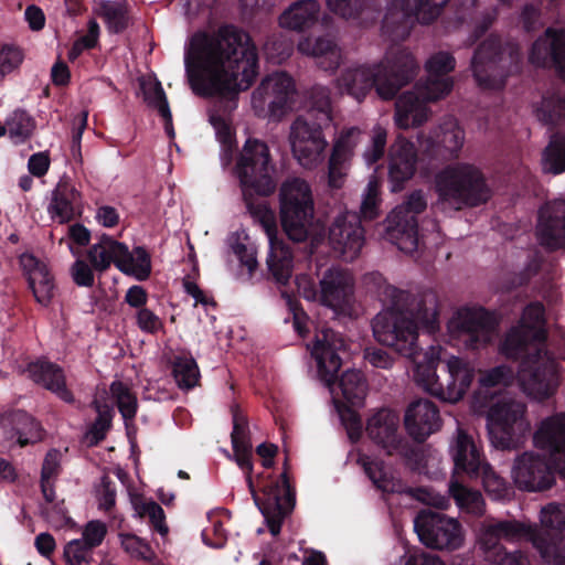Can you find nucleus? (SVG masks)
Listing matches in <instances>:
<instances>
[{"label":"nucleus","instance_id":"ddd939ff","mask_svg":"<svg viewBox=\"0 0 565 565\" xmlns=\"http://www.w3.org/2000/svg\"><path fill=\"white\" fill-rule=\"evenodd\" d=\"M87 258L99 273L106 271L114 264L122 274L139 281L147 280L151 275V256L146 247L136 246L130 250L125 243L107 234H103L99 242L89 247Z\"/></svg>","mask_w":565,"mask_h":565},{"label":"nucleus","instance_id":"7c9ffc66","mask_svg":"<svg viewBox=\"0 0 565 565\" xmlns=\"http://www.w3.org/2000/svg\"><path fill=\"white\" fill-rule=\"evenodd\" d=\"M360 136V129L351 127L343 130L334 141L328 162V185L330 188L341 189L343 186Z\"/></svg>","mask_w":565,"mask_h":565},{"label":"nucleus","instance_id":"2f4dec72","mask_svg":"<svg viewBox=\"0 0 565 565\" xmlns=\"http://www.w3.org/2000/svg\"><path fill=\"white\" fill-rule=\"evenodd\" d=\"M537 236L548 250L565 248V200H555L541 209Z\"/></svg>","mask_w":565,"mask_h":565},{"label":"nucleus","instance_id":"4d7b16f0","mask_svg":"<svg viewBox=\"0 0 565 565\" xmlns=\"http://www.w3.org/2000/svg\"><path fill=\"white\" fill-rule=\"evenodd\" d=\"M110 393L125 422L132 420L138 411V402L135 393L121 381H114L110 384Z\"/></svg>","mask_w":565,"mask_h":565},{"label":"nucleus","instance_id":"f704fd0d","mask_svg":"<svg viewBox=\"0 0 565 565\" xmlns=\"http://www.w3.org/2000/svg\"><path fill=\"white\" fill-rule=\"evenodd\" d=\"M526 532V527L515 520L498 521L483 526L478 543L483 551L484 558L493 562L499 554L505 551L501 540L513 541L523 536Z\"/></svg>","mask_w":565,"mask_h":565},{"label":"nucleus","instance_id":"774afa93","mask_svg":"<svg viewBox=\"0 0 565 565\" xmlns=\"http://www.w3.org/2000/svg\"><path fill=\"white\" fill-rule=\"evenodd\" d=\"M136 326L148 334H156L163 330V321L152 310L145 307L136 311L135 315Z\"/></svg>","mask_w":565,"mask_h":565},{"label":"nucleus","instance_id":"6e6d98bb","mask_svg":"<svg viewBox=\"0 0 565 565\" xmlns=\"http://www.w3.org/2000/svg\"><path fill=\"white\" fill-rule=\"evenodd\" d=\"M294 46L291 39L281 32H276L266 38L263 51L267 61L274 64H281L291 56Z\"/></svg>","mask_w":565,"mask_h":565},{"label":"nucleus","instance_id":"de8ad7c7","mask_svg":"<svg viewBox=\"0 0 565 565\" xmlns=\"http://www.w3.org/2000/svg\"><path fill=\"white\" fill-rule=\"evenodd\" d=\"M3 126L9 138L20 145L30 139L36 122L26 110L17 108L7 116Z\"/></svg>","mask_w":565,"mask_h":565},{"label":"nucleus","instance_id":"b1692460","mask_svg":"<svg viewBox=\"0 0 565 565\" xmlns=\"http://www.w3.org/2000/svg\"><path fill=\"white\" fill-rule=\"evenodd\" d=\"M512 477L520 490L529 492L544 491L555 483L550 457L534 452H523L515 459Z\"/></svg>","mask_w":565,"mask_h":565},{"label":"nucleus","instance_id":"c03bdc74","mask_svg":"<svg viewBox=\"0 0 565 565\" xmlns=\"http://www.w3.org/2000/svg\"><path fill=\"white\" fill-rule=\"evenodd\" d=\"M95 13L103 19L108 32L113 34L122 33L130 24L126 1L99 0Z\"/></svg>","mask_w":565,"mask_h":565},{"label":"nucleus","instance_id":"e433bc0d","mask_svg":"<svg viewBox=\"0 0 565 565\" xmlns=\"http://www.w3.org/2000/svg\"><path fill=\"white\" fill-rule=\"evenodd\" d=\"M417 170V153L414 145L402 140L392 145L388 160L391 191L399 192Z\"/></svg>","mask_w":565,"mask_h":565},{"label":"nucleus","instance_id":"13d9d810","mask_svg":"<svg viewBox=\"0 0 565 565\" xmlns=\"http://www.w3.org/2000/svg\"><path fill=\"white\" fill-rule=\"evenodd\" d=\"M478 480H481L484 490L497 500L505 499L511 493V488L507 481L497 475L489 463L480 471Z\"/></svg>","mask_w":565,"mask_h":565},{"label":"nucleus","instance_id":"1a4fd4ad","mask_svg":"<svg viewBox=\"0 0 565 565\" xmlns=\"http://www.w3.org/2000/svg\"><path fill=\"white\" fill-rule=\"evenodd\" d=\"M343 348L344 341L337 332L329 328L322 329L316 334L311 355L317 363L320 381L331 391L338 383L347 404L362 406L367 393V382L363 373L358 370H348L338 377L342 365L339 351Z\"/></svg>","mask_w":565,"mask_h":565},{"label":"nucleus","instance_id":"0eeeda50","mask_svg":"<svg viewBox=\"0 0 565 565\" xmlns=\"http://www.w3.org/2000/svg\"><path fill=\"white\" fill-rule=\"evenodd\" d=\"M332 121L330 89L315 85L309 92L307 110L290 126L289 141L294 158L305 169H316L324 159L328 141L323 129Z\"/></svg>","mask_w":565,"mask_h":565},{"label":"nucleus","instance_id":"052dcab7","mask_svg":"<svg viewBox=\"0 0 565 565\" xmlns=\"http://www.w3.org/2000/svg\"><path fill=\"white\" fill-rule=\"evenodd\" d=\"M518 379L513 367L507 364L497 365L482 374L480 384L483 387H494L498 385L509 386Z\"/></svg>","mask_w":565,"mask_h":565},{"label":"nucleus","instance_id":"4be33fe9","mask_svg":"<svg viewBox=\"0 0 565 565\" xmlns=\"http://www.w3.org/2000/svg\"><path fill=\"white\" fill-rule=\"evenodd\" d=\"M295 92L292 77L285 72H276L262 81L253 98L267 104L269 120L279 121L292 109Z\"/></svg>","mask_w":565,"mask_h":565},{"label":"nucleus","instance_id":"cd10ccee","mask_svg":"<svg viewBox=\"0 0 565 565\" xmlns=\"http://www.w3.org/2000/svg\"><path fill=\"white\" fill-rule=\"evenodd\" d=\"M450 455L454 461V478H467L478 480L480 471L488 463L473 438L463 429L457 430V436L450 446Z\"/></svg>","mask_w":565,"mask_h":565},{"label":"nucleus","instance_id":"aec40b11","mask_svg":"<svg viewBox=\"0 0 565 565\" xmlns=\"http://www.w3.org/2000/svg\"><path fill=\"white\" fill-rule=\"evenodd\" d=\"M542 529L532 534V543L550 565H565V504L550 503L541 511Z\"/></svg>","mask_w":565,"mask_h":565},{"label":"nucleus","instance_id":"a18cd8bd","mask_svg":"<svg viewBox=\"0 0 565 565\" xmlns=\"http://www.w3.org/2000/svg\"><path fill=\"white\" fill-rule=\"evenodd\" d=\"M363 468L372 483L382 492L403 493L406 491L405 484L387 472L383 460H365Z\"/></svg>","mask_w":565,"mask_h":565},{"label":"nucleus","instance_id":"a211bd4d","mask_svg":"<svg viewBox=\"0 0 565 565\" xmlns=\"http://www.w3.org/2000/svg\"><path fill=\"white\" fill-rule=\"evenodd\" d=\"M427 207L422 190L413 191L405 201L397 205L386 218L390 239L405 253H413L418 247L417 215Z\"/></svg>","mask_w":565,"mask_h":565},{"label":"nucleus","instance_id":"7ed1b4c3","mask_svg":"<svg viewBox=\"0 0 565 565\" xmlns=\"http://www.w3.org/2000/svg\"><path fill=\"white\" fill-rule=\"evenodd\" d=\"M385 308L372 320L375 340L412 360L419 354L418 331H439L438 297L427 290L418 297L407 290L385 285L381 291Z\"/></svg>","mask_w":565,"mask_h":565},{"label":"nucleus","instance_id":"dca6fc26","mask_svg":"<svg viewBox=\"0 0 565 565\" xmlns=\"http://www.w3.org/2000/svg\"><path fill=\"white\" fill-rule=\"evenodd\" d=\"M525 411V405L514 399H500L490 407L488 430L497 448L512 449L523 443L530 429Z\"/></svg>","mask_w":565,"mask_h":565},{"label":"nucleus","instance_id":"37998d69","mask_svg":"<svg viewBox=\"0 0 565 565\" xmlns=\"http://www.w3.org/2000/svg\"><path fill=\"white\" fill-rule=\"evenodd\" d=\"M302 54L323 58L320 66L326 71H334L339 66V53L335 43L327 36L306 38L298 43Z\"/></svg>","mask_w":565,"mask_h":565},{"label":"nucleus","instance_id":"a878e982","mask_svg":"<svg viewBox=\"0 0 565 565\" xmlns=\"http://www.w3.org/2000/svg\"><path fill=\"white\" fill-rule=\"evenodd\" d=\"M231 412L233 419V430L231 433L233 454H230L227 450L224 454L228 459H233L244 471L248 490L254 492L253 445L248 418L238 405H233Z\"/></svg>","mask_w":565,"mask_h":565},{"label":"nucleus","instance_id":"338daca9","mask_svg":"<svg viewBox=\"0 0 565 565\" xmlns=\"http://www.w3.org/2000/svg\"><path fill=\"white\" fill-rule=\"evenodd\" d=\"M116 482L108 475H104L100 478L99 486L96 488L98 508L106 512L110 511L116 504Z\"/></svg>","mask_w":565,"mask_h":565},{"label":"nucleus","instance_id":"c756f323","mask_svg":"<svg viewBox=\"0 0 565 565\" xmlns=\"http://www.w3.org/2000/svg\"><path fill=\"white\" fill-rule=\"evenodd\" d=\"M418 140L424 151L431 157H457L463 146L465 131L456 119L449 118L428 135L422 132Z\"/></svg>","mask_w":565,"mask_h":565},{"label":"nucleus","instance_id":"f257e3e1","mask_svg":"<svg viewBox=\"0 0 565 565\" xmlns=\"http://www.w3.org/2000/svg\"><path fill=\"white\" fill-rule=\"evenodd\" d=\"M184 62L195 94L228 100L253 85L259 68L250 35L233 24L221 25L213 33H195Z\"/></svg>","mask_w":565,"mask_h":565},{"label":"nucleus","instance_id":"473e14b6","mask_svg":"<svg viewBox=\"0 0 565 565\" xmlns=\"http://www.w3.org/2000/svg\"><path fill=\"white\" fill-rule=\"evenodd\" d=\"M82 193L75 188L72 179L63 175L52 191L47 213L60 224L70 223L82 214Z\"/></svg>","mask_w":565,"mask_h":565},{"label":"nucleus","instance_id":"9d476101","mask_svg":"<svg viewBox=\"0 0 565 565\" xmlns=\"http://www.w3.org/2000/svg\"><path fill=\"white\" fill-rule=\"evenodd\" d=\"M438 203L456 211L488 203L492 190L483 171L473 163L454 162L435 175Z\"/></svg>","mask_w":565,"mask_h":565},{"label":"nucleus","instance_id":"f3484780","mask_svg":"<svg viewBox=\"0 0 565 565\" xmlns=\"http://www.w3.org/2000/svg\"><path fill=\"white\" fill-rule=\"evenodd\" d=\"M536 119L553 131L548 146L544 151L550 171L554 174L565 172V134L556 132L565 126V94L561 90H547L539 103L533 106Z\"/></svg>","mask_w":565,"mask_h":565},{"label":"nucleus","instance_id":"a19ab883","mask_svg":"<svg viewBox=\"0 0 565 565\" xmlns=\"http://www.w3.org/2000/svg\"><path fill=\"white\" fill-rule=\"evenodd\" d=\"M321 302L330 308L345 305L352 292L348 277L338 269H328L320 280Z\"/></svg>","mask_w":565,"mask_h":565},{"label":"nucleus","instance_id":"8fccbe9b","mask_svg":"<svg viewBox=\"0 0 565 565\" xmlns=\"http://www.w3.org/2000/svg\"><path fill=\"white\" fill-rule=\"evenodd\" d=\"M545 308L539 302H530L523 310L522 317L516 326H523V330L530 333L532 339L539 342L547 340V330L545 328Z\"/></svg>","mask_w":565,"mask_h":565},{"label":"nucleus","instance_id":"c9c22d12","mask_svg":"<svg viewBox=\"0 0 565 565\" xmlns=\"http://www.w3.org/2000/svg\"><path fill=\"white\" fill-rule=\"evenodd\" d=\"M526 532V527L515 520L498 521L483 526L478 543L483 551L484 558L493 562L499 554L505 551L501 540L513 541L523 536Z\"/></svg>","mask_w":565,"mask_h":565},{"label":"nucleus","instance_id":"f8f14e48","mask_svg":"<svg viewBox=\"0 0 565 565\" xmlns=\"http://www.w3.org/2000/svg\"><path fill=\"white\" fill-rule=\"evenodd\" d=\"M279 218L289 239L302 243L324 230L315 213L311 185L299 177L286 179L278 193Z\"/></svg>","mask_w":565,"mask_h":565},{"label":"nucleus","instance_id":"2eb2a0df","mask_svg":"<svg viewBox=\"0 0 565 565\" xmlns=\"http://www.w3.org/2000/svg\"><path fill=\"white\" fill-rule=\"evenodd\" d=\"M386 12L382 20V33L391 41H405L415 24H429L441 13L449 0H383Z\"/></svg>","mask_w":565,"mask_h":565},{"label":"nucleus","instance_id":"5701e85b","mask_svg":"<svg viewBox=\"0 0 565 565\" xmlns=\"http://www.w3.org/2000/svg\"><path fill=\"white\" fill-rule=\"evenodd\" d=\"M527 58L536 68L554 70L565 82V29L546 28L532 43Z\"/></svg>","mask_w":565,"mask_h":565},{"label":"nucleus","instance_id":"c85d7f7f","mask_svg":"<svg viewBox=\"0 0 565 565\" xmlns=\"http://www.w3.org/2000/svg\"><path fill=\"white\" fill-rule=\"evenodd\" d=\"M441 425L439 408L429 399L413 401L405 411V429L416 443H424L430 435L437 433Z\"/></svg>","mask_w":565,"mask_h":565},{"label":"nucleus","instance_id":"4c0bfd02","mask_svg":"<svg viewBox=\"0 0 565 565\" xmlns=\"http://www.w3.org/2000/svg\"><path fill=\"white\" fill-rule=\"evenodd\" d=\"M20 264L36 302L47 307L54 297L55 281L46 264L32 254H22Z\"/></svg>","mask_w":565,"mask_h":565},{"label":"nucleus","instance_id":"72a5a7b5","mask_svg":"<svg viewBox=\"0 0 565 565\" xmlns=\"http://www.w3.org/2000/svg\"><path fill=\"white\" fill-rule=\"evenodd\" d=\"M25 373L35 384L52 392L63 402L74 403L75 398L67 388L64 370L58 364L40 358L28 363Z\"/></svg>","mask_w":565,"mask_h":565},{"label":"nucleus","instance_id":"09e8293b","mask_svg":"<svg viewBox=\"0 0 565 565\" xmlns=\"http://www.w3.org/2000/svg\"><path fill=\"white\" fill-rule=\"evenodd\" d=\"M172 376L181 390H192L201 379L200 369L191 354H180L172 361Z\"/></svg>","mask_w":565,"mask_h":565},{"label":"nucleus","instance_id":"4468645a","mask_svg":"<svg viewBox=\"0 0 565 565\" xmlns=\"http://www.w3.org/2000/svg\"><path fill=\"white\" fill-rule=\"evenodd\" d=\"M257 479L260 483L262 495L254 486V492L249 491L254 503L263 514L266 525L273 536L281 531L285 518L294 510L296 504V490L289 478V462L286 457L284 470L278 478L265 477L259 473Z\"/></svg>","mask_w":565,"mask_h":565},{"label":"nucleus","instance_id":"0e129e2a","mask_svg":"<svg viewBox=\"0 0 565 565\" xmlns=\"http://www.w3.org/2000/svg\"><path fill=\"white\" fill-rule=\"evenodd\" d=\"M380 202V185L376 180H371L361 203V216L369 221L375 220L379 216Z\"/></svg>","mask_w":565,"mask_h":565},{"label":"nucleus","instance_id":"5fc2aeb1","mask_svg":"<svg viewBox=\"0 0 565 565\" xmlns=\"http://www.w3.org/2000/svg\"><path fill=\"white\" fill-rule=\"evenodd\" d=\"M97 416L87 430V438L90 446L99 445L107 436L113 426L114 409L107 404L93 402Z\"/></svg>","mask_w":565,"mask_h":565},{"label":"nucleus","instance_id":"864d4df0","mask_svg":"<svg viewBox=\"0 0 565 565\" xmlns=\"http://www.w3.org/2000/svg\"><path fill=\"white\" fill-rule=\"evenodd\" d=\"M141 88L143 90V100L149 107L157 109L159 115L163 118L167 132H173L172 114L161 83L156 79L149 88H146L142 83Z\"/></svg>","mask_w":565,"mask_h":565},{"label":"nucleus","instance_id":"393cba45","mask_svg":"<svg viewBox=\"0 0 565 565\" xmlns=\"http://www.w3.org/2000/svg\"><path fill=\"white\" fill-rule=\"evenodd\" d=\"M367 437L387 456L406 455L408 444L399 431V416L390 408H381L367 418Z\"/></svg>","mask_w":565,"mask_h":565},{"label":"nucleus","instance_id":"bb28decb","mask_svg":"<svg viewBox=\"0 0 565 565\" xmlns=\"http://www.w3.org/2000/svg\"><path fill=\"white\" fill-rule=\"evenodd\" d=\"M329 243L344 262H353L364 244V230L355 214L339 215L329 227Z\"/></svg>","mask_w":565,"mask_h":565},{"label":"nucleus","instance_id":"680f3d73","mask_svg":"<svg viewBox=\"0 0 565 565\" xmlns=\"http://www.w3.org/2000/svg\"><path fill=\"white\" fill-rule=\"evenodd\" d=\"M119 536L122 548L131 557L143 561L151 559L153 551L145 540L131 533L120 534Z\"/></svg>","mask_w":565,"mask_h":565},{"label":"nucleus","instance_id":"ea45409f","mask_svg":"<svg viewBox=\"0 0 565 565\" xmlns=\"http://www.w3.org/2000/svg\"><path fill=\"white\" fill-rule=\"evenodd\" d=\"M320 9L317 0H297L280 14L279 25L292 31H305L318 22Z\"/></svg>","mask_w":565,"mask_h":565},{"label":"nucleus","instance_id":"3c124183","mask_svg":"<svg viewBox=\"0 0 565 565\" xmlns=\"http://www.w3.org/2000/svg\"><path fill=\"white\" fill-rule=\"evenodd\" d=\"M13 428L18 435V443L24 447L34 444L42 438V427L32 415L24 411H17L12 414Z\"/></svg>","mask_w":565,"mask_h":565},{"label":"nucleus","instance_id":"bf43d9fd","mask_svg":"<svg viewBox=\"0 0 565 565\" xmlns=\"http://www.w3.org/2000/svg\"><path fill=\"white\" fill-rule=\"evenodd\" d=\"M93 554L94 550L86 546L82 540H72L64 547V558L67 565L97 564Z\"/></svg>","mask_w":565,"mask_h":565},{"label":"nucleus","instance_id":"58836bf2","mask_svg":"<svg viewBox=\"0 0 565 565\" xmlns=\"http://www.w3.org/2000/svg\"><path fill=\"white\" fill-rule=\"evenodd\" d=\"M537 448L556 455L565 450V412L556 413L543 419L534 434Z\"/></svg>","mask_w":565,"mask_h":565},{"label":"nucleus","instance_id":"f03ea898","mask_svg":"<svg viewBox=\"0 0 565 565\" xmlns=\"http://www.w3.org/2000/svg\"><path fill=\"white\" fill-rule=\"evenodd\" d=\"M274 171L267 143L248 138L237 158L234 174L238 179L248 214L262 225L269 237L268 270L277 284L286 285L292 274V252L276 236L277 223L274 211L266 202L257 201V198H266L275 192Z\"/></svg>","mask_w":565,"mask_h":565},{"label":"nucleus","instance_id":"39448f33","mask_svg":"<svg viewBox=\"0 0 565 565\" xmlns=\"http://www.w3.org/2000/svg\"><path fill=\"white\" fill-rule=\"evenodd\" d=\"M418 68V63L407 49L391 47L380 63L347 68L338 82L341 88L359 102L372 88L376 89L381 98L390 100L416 77Z\"/></svg>","mask_w":565,"mask_h":565},{"label":"nucleus","instance_id":"49530a36","mask_svg":"<svg viewBox=\"0 0 565 565\" xmlns=\"http://www.w3.org/2000/svg\"><path fill=\"white\" fill-rule=\"evenodd\" d=\"M62 471L60 450L50 449L43 460L41 468L40 488L44 500L53 503L55 500V480Z\"/></svg>","mask_w":565,"mask_h":565},{"label":"nucleus","instance_id":"6e6552de","mask_svg":"<svg viewBox=\"0 0 565 565\" xmlns=\"http://www.w3.org/2000/svg\"><path fill=\"white\" fill-rule=\"evenodd\" d=\"M431 348L423 361L416 362L414 380L418 386L443 402L460 401L475 379V367L467 360L450 356L444 361Z\"/></svg>","mask_w":565,"mask_h":565},{"label":"nucleus","instance_id":"e2e57ef3","mask_svg":"<svg viewBox=\"0 0 565 565\" xmlns=\"http://www.w3.org/2000/svg\"><path fill=\"white\" fill-rule=\"evenodd\" d=\"M24 54L22 50L13 44H4L0 49V81L6 75L17 70L23 62Z\"/></svg>","mask_w":565,"mask_h":565},{"label":"nucleus","instance_id":"79ce46f5","mask_svg":"<svg viewBox=\"0 0 565 565\" xmlns=\"http://www.w3.org/2000/svg\"><path fill=\"white\" fill-rule=\"evenodd\" d=\"M327 6L334 14L359 23L377 20L382 10L381 4L366 3L364 0H327Z\"/></svg>","mask_w":565,"mask_h":565},{"label":"nucleus","instance_id":"9b49d317","mask_svg":"<svg viewBox=\"0 0 565 565\" xmlns=\"http://www.w3.org/2000/svg\"><path fill=\"white\" fill-rule=\"evenodd\" d=\"M521 65L519 44L503 41L495 34H490L477 45L470 63L478 87L493 92L502 90L508 77L520 72Z\"/></svg>","mask_w":565,"mask_h":565},{"label":"nucleus","instance_id":"412c9836","mask_svg":"<svg viewBox=\"0 0 565 565\" xmlns=\"http://www.w3.org/2000/svg\"><path fill=\"white\" fill-rule=\"evenodd\" d=\"M419 541L433 550H458L463 543L462 526L454 518L433 510H422L414 520Z\"/></svg>","mask_w":565,"mask_h":565},{"label":"nucleus","instance_id":"423d86ee","mask_svg":"<svg viewBox=\"0 0 565 565\" xmlns=\"http://www.w3.org/2000/svg\"><path fill=\"white\" fill-rule=\"evenodd\" d=\"M456 67V58L449 52H437L426 62L427 78L404 92L395 104V124L401 129L422 126L429 117L428 104L446 97L454 87L449 76Z\"/></svg>","mask_w":565,"mask_h":565},{"label":"nucleus","instance_id":"6ab92c4d","mask_svg":"<svg viewBox=\"0 0 565 565\" xmlns=\"http://www.w3.org/2000/svg\"><path fill=\"white\" fill-rule=\"evenodd\" d=\"M497 327L494 315L482 307L460 308L448 322L450 337L469 350L487 347Z\"/></svg>","mask_w":565,"mask_h":565},{"label":"nucleus","instance_id":"20e7f679","mask_svg":"<svg viewBox=\"0 0 565 565\" xmlns=\"http://www.w3.org/2000/svg\"><path fill=\"white\" fill-rule=\"evenodd\" d=\"M499 353L509 361L520 362L518 381L526 395L542 402L556 392L557 364L546 343L532 339L523 326H513L507 331Z\"/></svg>","mask_w":565,"mask_h":565},{"label":"nucleus","instance_id":"69168bd1","mask_svg":"<svg viewBox=\"0 0 565 565\" xmlns=\"http://www.w3.org/2000/svg\"><path fill=\"white\" fill-rule=\"evenodd\" d=\"M282 297L286 300V306L288 307L289 312L292 315V326L295 331L299 337L305 338L309 333V329L307 327L308 315L297 298L286 292H282Z\"/></svg>","mask_w":565,"mask_h":565},{"label":"nucleus","instance_id":"603ef678","mask_svg":"<svg viewBox=\"0 0 565 565\" xmlns=\"http://www.w3.org/2000/svg\"><path fill=\"white\" fill-rule=\"evenodd\" d=\"M449 491L461 510H466L473 515L483 514L484 501L479 491L468 489L458 480L450 481Z\"/></svg>","mask_w":565,"mask_h":565}]
</instances>
